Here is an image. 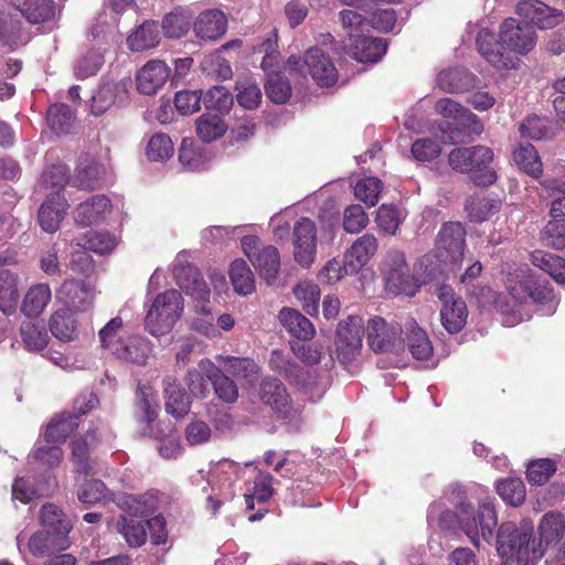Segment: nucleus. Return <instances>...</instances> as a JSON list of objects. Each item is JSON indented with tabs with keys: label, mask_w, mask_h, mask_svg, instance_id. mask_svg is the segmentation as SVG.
<instances>
[{
	"label": "nucleus",
	"mask_w": 565,
	"mask_h": 565,
	"mask_svg": "<svg viewBox=\"0 0 565 565\" xmlns=\"http://www.w3.org/2000/svg\"><path fill=\"white\" fill-rule=\"evenodd\" d=\"M118 505L129 516L145 518L156 512L158 495L153 491L140 494H124L118 499Z\"/></svg>",
	"instance_id": "30"
},
{
	"label": "nucleus",
	"mask_w": 565,
	"mask_h": 565,
	"mask_svg": "<svg viewBox=\"0 0 565 565\" xmlns=\"http://www.w3.org/2000/svg\"><path fill=\"white\" fill-rule=\"evenodd\" d=\"M11 3L31 23H42L55 15L52 0H11Z\"/></svg>",
	"instance_id": "36"
},
{
	"label": "nucleus",
	"mask_w": 565,
	"mask_h": 565,
	"mask_svg": "<svg viewBox=\"0 0 565 565\" xmlns=\"http://www.w3.org/2000/svg\"><path fill=\"white\" fill-rule=\"evenodd\" d=\"M507 288L510 295L519 302L526 299L540 306L542 315H553L557 307V300L550 284L541 280L526 266H519L507 273Z\"/></svg>",
	"instance_id": "3"
},
{
	"label": "nucleus",
	"mask_w": 565,
	"mask_h": 565,
	"mask_svg": "<svg viewBox=\"0 0 565 565\" xmlns=\"http://www.w3.org/2000/svg\"><path fill=\"white\" fill-rule=\"evenodd\" d=\"M149 343L139 337L119 339L118 345L113 349V354L118 359L136 364H145L149 354Z\"/></svg>",
	"instance_id": "34"
},
{
	"label": "nucleus",
	"mask_w": 565,
	"mask_h": 565,
	"mask_svg": "<svg viewBox=\"0 0 565 565\" xmlns=\"http://www.w3.org/2000/svg\"><path fill=\"white\" fill-rule=\"evenodd\" d=\"M40 523L42 527L50 531H61L63 527H67V535L72 530V523L66 519L63 511L53 503H46L42 507L40 513Z\"/></svg>",
	"instance_id": "57"
},
{
	"label": "nucleus",
	"mask_w": 565,
	"mask_h": 565,
	"mask_svg": "<svg viewBox=\"0 0 565 565\" xmlns=\"http://www.w3.org/2000/svg\"><path fill=\"white\" fill-rule=\"evenodd\" d=\"M242 248L259 275L268 284L275 281L280 267L278 249L270 245H263L257 236H244Z\"/></svg>",
	"instance_id": "12"
},
{
	"label": "nucleus",
	"mask_w": 565,
	"mask_h": 565,
	"mask_svg": "<svg viewBox=\"0 0 565 565\" xmlns=\"http://www.w3.org/2000/svg\"><path fill=\"white\" fill-rule=\"evenodd\" d=\"M402 327L397 322H386L381 317L369 320L366 327L367 343L374 352L395 353L404 351Z\"/></svg>",
	"instance_id": "11"
},
{
	"label": "nucleus",
	"mask_w": 565,
	"mask_h": 565,
	"mask_svg": "<svg viewBox=\"0 0 565 565\" xmlns=\"http://www.w3.org/2000/svg\"><path fill=\"white\" fill-rule=\"evenodd\" d=\"M230 278L234 290L241 296H247L255 290L254 274L243 259H236L231 264Z\"/></svg>",
	"instance_id": "44"
},
{
	"label": "nucleus",
	"mask_w": 565,
	"mask_h": 565,
	"mask_svg": "<svg viewBox=\"0 0 565 565\" xmlns=\"http://www.w3.org/2000/svg\"><path fill=\"white\" fill-rule=\"evenodd\" d=\"M215 360L222 366L221 371L236 379L247 380L258 372L257 364L248 358L220 354Z\"/></svg>",
	"instance_id": "43"
},
{
	"label": "nucleus",
	"mask_w": 565,
	"mask_h": 565,
	"mask_svg": "<svg viewBox=\"0 0 565 565\" xmlns=\"http://www.w3.org/2000/svg\"><path fill=\"white\" fill-rule=\"evenodd\" d=\"M172 271L177 285L194 299L206 302L210 298V289L202 279L196 267L188 260V254L181 252L177 255Z\"/></svg>",
	"instance_id": "15"
},
{
	"label": "nucleus",
	"mask_w": 565,
	"mask_h": 565,
	"mask_svg": "<svg viewBox=\"0 0 565 565\" xmlns=\"http://www.w3.org/2000/svg\"><path fill=\"white\" fill-rule=\"evenodd\" d=\"M104 64V56L99 50L88 51L75 64L74 72L77 78H87L95 75Z\"/></svg>",
	"instance_id": "63"
},
{
	"label": "nucleus",
	"mask_w": 565,
	"mask_h": 565,
	"mask_svg": "<svg viewBox=\"0 0 565 565\" xmlns=\"http://www.w3.org/2000/svg\"><path fill=\"white\" fill-rule=\"evenodd\" d=\"M476 44L479 53L495 68H514L519 58L504 52V47L518 54H526L536 44L534 26L525 21L514 18L505 19L499 32V41L486 29H482L477 38Z\"/></svg>",
	"instance_id": "1"
},
{
	"label": "nucleus",
	"mask_w": 565,
	"mask_h": 565,
	"mask_svg": "<svg viewBox=\"0 0 565 565\" xmlns=\"http://www.w3.org/2000/svg\"><path fill=\"white\" fill-rule=\"evenodd\" d=\"M498 494L504 502L519 507L525 499V486L520 478H507L498 482Z\"/></svg>",
	"instance_id": "52"
},
{
	"label": "nucleus",
	"mask_w": 565,
	"mask_h": 565,
	"mask_svg": "<svg viewBox=\"0 0 565 565\" xmlns=\"http://www.w3.org/2000/svg\"><path fill=\"white\" fill-rule=\"evenodd\" d=\"M435 109L444 117L452 118L466 126H469L477 120V116L475 114L451 98L439 99L435 105Z\"/></svg>",
	"instance_id": "51"
},
{
	"label": "nucleus",
	"mask_w": 565,
	"mask_h": 565,
	"mask_svg": "<svg viewBox=\"0 0 565 565\" xmlns=\"http://www.w3.org/2000/svg\"><path fill=\"white\" fill-rule=\"evenodd\" d=\"M461 531L468 536L472 545L480 547V539L490 542L497 526V513L491 502H482L477 510L470 505L461 507L458 513Z\"/></svg>",
	"instance_id": "6"
},
{
	"label": "nucleus",
	"mask_w": 565,
	"mask_h": 565,
	"mask_svg": "<svg viewBox=\"0 0 565 565\" xmlns=\"http://www.w3.org/2000/svg\"><path fill=\"white\" fill-rule=\"evenodd\" d=\"M71 546L67 527L61 531L42 529L34 532L28 540L26 547L31 555L38 558L50 557L54 553L67 550Z\"/></svg>",
	"instance_id": "18"
},
{
	"label": "nucleus",
	"mask_w": 565,
	"mask_h": 565,
	"mask_svg": "<svg viewBox=\"0 0 565 565\" xmlns=\"http://www.w3.org/2000/svg\"><path fill=\"white\" fill-rule=\"evenodd\" d=\"M192 12L186 8H175L162 20V30L167 38L180 39L188 33L192 24Z\"/></svg>",
	"instance_id": "40"
},
{
	"label": "nucleus",
	"mask_w": 565,
	"mask_h": 565,
	"mask_svg": "<svg viewBox=\"0 0 565 565\" xmlns=\"http://www.w3.org/2000/svg\"><path fill=\"white\" fill-rule=\"evenodd\" d=\"M403 220L404 214L397 206L382 204L377 210L375 222L382 232L394 235Z\"/></svg>",
	"instance_id": "55"
},
{
	"label": "nucleus",
	"mask_w": 565,
	"mask_h": 565,
	"mask_svg": "<svg viewBox=\"0 0 565 565\" xmlns=\"http://www.w3.org/2000/svg\"><path fill=\"white\" fill-rule=\"evenodd\" d=\"M497 552L503 565H536L543 557V550L535 541L532 521L501 524L497 533Z\"/></svg>",
	"instance_id": "2"
},
{
	"label": "nucleus",
	"mask_w": 565,
	"mask_h": 565,
	"mask_svg": "<svg viewBox=\"0 0 565 565\" xmlns=\"http://www.w3.org/2000/svg\"><path fill=\"white\" fill-rule=\"evenodd\" d=\"M543 239L553 248H565V217H552L543 230Z\"/></svg>",
	"instance_id": "64"
},
{
	"label": "nucleus",
	"mask_w": 565,
	"mask_h": 565,
	"mask_svg": "<svg viewBox=\"0 0 565 565\" xmlns=\"http://www.w3.org/2000/svg\"><path fill=\"white\" fill-rule=\"evenodd\" d=\"M19 299V276L8 269H0V311L12 315Z\"/></svg>",
	"instance_id": "38"
},
{
	"label": "nucleus",
	"mask_w": 565,
	"mask_h": 565,
	"mask_svg": "<svg viewBox=\"0 0 565 565\" xmlns=\"http://www.w3.org/2000/svg\"><path fill=\"white\" fill-rule=\"evenodd\" d=\"M363 330L364 326L360 317H349L339 323L334 347L340 363L348 364L360 355Z\"/></svg>",
	"instance_id": "14"
},
{
	"label": "nucleus",
	"mask_w": 565,
	"mask_h": 565,
	"mask_svg": "<svg viewBox=\"0 0 565 565\" xmlns=\"http://www.w3.org/2000/svg\"><path fill=\"white\" fill-rule=\"evenodd\" d=\"M381 191L382 181L374 177L363 178L354 185L355 198L369 206H374L379 202Z\"/></svg>",
	"instance_id": "61"
},
{
	"label": "nucleus",
	"mask_w": 565,
	"mask_h": 565,
	"mask_svg": "<svg viewBox=\"0 0 565 565\" xmlns=\"http://www.w3.org/2000/svg\"><path fill=\"white\" fill-rule=\"evenodd\" d=\"M294 257L295 260L303 266L309 267L316 258V225L303 217L295 224L294 227Z\"/></svg>",
	"instance_id": "20"
},
{
	"label": "nucleus",
	"mask_w": 565,
	"mask_h": 565,
	"mask_svg": "<svg viewBox=\"0 0 565 565\" xmlns=\"http://www.w3.org/2000/svg\"><path fill=\"white\" fill-rule=\"evenodd\" d=\"M382 273L387 292L408 297H413L417 292L418 285L409 273L403 252L388 250L383 262Z\"/></svg>",
	"instance_id": "7"
},
{
	"label": "nucleus",
	"mask_w": 565,
	"mask_h": 565,
	"mask_svg": "<svg viewBox=\"0 0 565 565\" xmlns=\"http://www.w3.org/2000/svg\"><path fill=\"white\" fill-rule=\"evenodd\" d=\"M20 335L24 348L32 352L42 351L50 340L46 330L32 321H24L21 324Z\"/></svg>",
	"instance_id": "45"
},
{
	"label": "nucleus",
	"mask_w": 565,
	"mask_h": 565,
	"mask_svg": "<svg viewBox=\"0 0 565 565\" xmlns=\"http://www.w3.org/2000/svg\"><path fill=\"white\" fill-rule=\"evenodd\" d=\"M226 129V124L217 115L205 114L196 120V134L205 142H211L222 137Z\"/></svg>",
	"instance_id": "49"
},
{
	"label": "nucleus",
	"mask_w": 565,
	"mask_h": 565,
	"mask_svg": "<svg viewBox=\"0 0 565 565\" xmlns=\"http://www.w3.org/2000/svg\"><path fill=\"white\" fill-rule=\"evenodd\" d=\"M540 540L535 541L541 544L544 551L543 543L547 545L556 544L565 533V516L559 512L545 513L537 526Z\"/></svg>",
	"instance_id": "35"
},
{
	"label": "nucleus",
	"mask_w": 565,
	"mask_h": 565,
	"mask_svg": "<svg viewBox=\"0 0 565 565\" xmlns=\"http://www.w3.org/2000/svg\"><path fill=\"white\" fill-rule=\"evenodd\" d=\"M259 396L262 402L269 406L279 418L287 420L297 428L301 422V409L290 402L286 387L276 379H265L260 384Z\"/></svg>",
	"instance_id": "9"
},
{
	"label": "nucleus",
	"mask_w": 565,
	"mask_h": 565,
	"mask_svg": "<svg viewBox=\"0 0 565 565\" xmlns=\"http://www.w3.org/2000/svg\"><path fill=\"white\" fill-rule=\"evenodd\" d=\"M278 318L282 327L294 338L308 341L316 334V329L311 321L295 309H281Z\"/></svg>",
	"instance_id": "32"
},
{
	"label": "nucleus",
	"mask_w": 565,
	"mask_h": 565,
	"mask_svg": "<svg viewBox=\"0 0 565 565\" xmlns=\"http://www.w3.org/2000/svg\"><path fill=\"white\" fill-rule=\"evenodd\" d=\"M473 83L472 75L465 68H449L439 73L437 84L446 93L467 90Z\"/></svg>",
	"instance_id": "42"
},
{
	"label": "nucleus",
	"mask_w": 565,
	"mask_h": 565,
	"mask_svg": "<svg viewBox=\"0 0 565 565\" xmlns=\"http://www.w3.org/2000/svg\"><path fill=\"white\" fill-rule=\"evenodd\" d=\"M52 300V291L46 282H39L32 285L25 292L22 303L21 312L30 318H38L43 313L47 305Z\"/></svg>",
	"instance_id": "31"
},
{
	"label": "nucleus",
	"mask_w": 565,
	"mask_h": 565,
	"mask_svg": "<svg viewBox=\"0 0 565 565\" xmlns=\"http://www.w3.org/2000/svg\"><path fill=\"white\" fill-rule=\"evenodd\" d=\"M466 248V230L459 222L444 223L436 239V253L440 262L460 266Z\"/></svg>",
	"instance_id": "13"
},
{
	"label": "nucleus",
	"mask_w": 565,
	"mask_h": 565,
	"mask_svg": "<svg viewBox=\"0 0 565 565\" xmlns=\"http://www.w3.org/2000/svg\"><path fill=\"white\" fill-rule=\"evenodd\" d=\"M500 209V201L488 198H472L466 204L470 221L483 222Z\"/></svg>",
	"instance_id": "54"
},
{
	"label": "nucleus",
	"mask_w": 565,
	"mask_h": 565,
	"mask_svg": "<svg viewBox=\"0 0 565 565\" xmlns=\"http://www.w3.org/2000/svg\"><path fill=\"white\" fill-rule=\"evenodd\" d=\"M516 13L525 22L540 29H552L563 19L561 11L539 0H521L516 6Z\"/></svg>",
	"instance_id": "21"
},
{
	"label": "nucleus",
	"mask_w": 565,
	"mask_h": 565,
	"mask_svg": "<svg viewBox=\"0 0 565 565\" xmlns=\"http://www.w3.org/2000/svg\"><path fill=\"white\" fill-rule=\"evenodd\" d=\"M226 26V17L217 9L202 12L193 23L195 35L209 41L220 39L225 33Z\"/></svg>",
	"instance_id": "28"
},
{
	"label": "nucleus",
	"mask_w": 565,
	"mask_h": 565,
	"mask_svg": "<svg viewBox=\"0 0 565 565\" xmlns=\"http://www.w3.org/2000/svg\"><path fill=\"white\" fill-rule=\"evenodd\" d=\"M97 290L94 284L76 279H65L55 290L56 300L64 309L74 313L89 311L95 302Z\"/></svg>",
	"instance_id": "10"
},
{
	"label": "nucleus",
	"mask_w": 565,
	"mask_h": 565,
	"mask_svg": "<svg viewBox=\"0 0 565 565\" xmlns=\"http://www.w3.org/2000/svg\"><path fill=\"white\" fill-rule=\"evenodd\" d=\"M493 160V152L486 146L470 148H455L448 156L450 167L459 172H472L477 185H490L495 182L497 174L489 164Z\"/></svg>",
	"instance_id": "5"
},
{
	"label": "nucleus",
	"mask_w": 565,
	"mask_h": 565,
	"mask_svg": "<svg viewBox=\"0 0 565 565\" xmlns=\"http://www.w3.org/2000/svg\"><path fill=\"white\" fill-rule=\"evenodd\" d=\"M174 146L166 134H154L148 141L146 154L152 161H166L172 157Z\"/></svg>",
	"instance_id": "58"
},
{
	"label": "nucleus",
	"mask_w": 565,
	"mask_h": 565,
	"mask_svg": "<svg viewBox=\"0 0 565 565\" xmlns=\"http://www.w3.org/2000/svg\"><path fill=\"white\" fill-rule=\"evenodd\" d=\"M104 168L94 159L87 164L81 163L76 169L75 184L82 189L93 190L99 185Z\"/></svg>",
	"instance_id": "56"
},
{
	"label": "nucleus",
	"mask_w": 565,
	"mask_h": 565,
	"mask_svg": "<svg viewBox=\"0 0 565 565\" xmlns=\"http://www.w3.org/2000/svg\"><path fill=\"white\" fill-rule=\"evenodd\" d=\"M77 320L74 312L61 308L55 310L49 319V329L54 338L62 342H72L77 338Z\"/></svg>",
	"instance_id": "33"
},
{
	"label": "nucleus",
	"mask_w": 565,
	"mask_h": 565,
	"mask_svg": "<svg viewBox=\"0 0 565 565\" xmlns=\"http://www.w3.org/2000/svg\"><path fill=\"white\" fill-rule=\"evenodd\" d=\"M111 204L105 195H94L79 203L74 211V220L77 224L89 226L103 221L110 212Z\"/></svg>",
	"instance_id": "26"
},
{
	"label": "nucleus",
	"mask_w": 565,
	"mask_h": 565,
	"mask_svg": "<svg viewBox=\"0 0 565 565\" xmlns=\"http://www.w3.org/2000/svg\"><path fill=\"white\" fill-rule=\"evenodd\" d=\"M379 248L377 239L372 234H364L359 237L345 252L344 258L347 268L351 274L362 269L375 255Z\"/></svg>",
	"instance_id": "25"
},
{
	"label": "nucleus",
	"mask_w": 565,
	"mask_h": 565,
	"mask_svg": "<svg viewBox=\"0 0 565 565\" xmlns=\"http://www.w3.org/2000/svg\"><path fill=\"white\" fill-rule=\"evenodd\" d=\"M184 310L182 295L175 289L157 294L145 317V329L153 337L168 334L180 320Z\"/></svg>",
	"instance_id": "4"
},
{
	"label": "nucleus",
	"mask_w": 565,
	"mask_h": 565,
	"mask_svg": "<svg viewBox=\"0 0 565 565\" xmlns=\"http://www.w3.org/2000/svg\"><path fill=\"white\" fill-rule=\"evenodd\" d=\"M68 203L58 192L47 198L39 209L38 220L41 228L47 233H55L64 218Z\"/></svg>",
	"instance_id": "23"
},
{
	"label": "nucleus",
	"mask_w": 565,
	"mask_h": 565,
	"mask_svg": "<svg viewBox=\"0 0 565 565\" xmlns=\"http://www.w3.org/2000/svg\"><path fill=\"white\" fill-rule=\"evenodd\" d=\"M516 166L525 173L539 177L542 173V162L532 145H522L514 151Z\"/></svg>",
	"instance_id": "53"
},
{
	"label": "nucleus",
	"mask_w": 565,
	"mask_h": 565,
	"mask_svg": "<svg viewBox=\"0 0 565 565\" xmlns=\"http://www.w3.org/2000/svg\"><path fill=\"white\" fill-rule=\"evenodd\" d=\"M160 42L159 25L154 21H145L127 38V45L134 52L156 47Z\"/></svg>",
	"instance_id": "37"
},
{
	"label": "nucleus",
	"mask_w": 565,
	"mask_h": 565,
	"mask_svg": "<svg viewBox=\"0 0 565 565\" xmlns=\"http://www.w3.org/2000/svg\"><path fill=\"white\" fill-rule=\"evenodd\" d=\"M130 78L118 82L104 79L98 90L92 97L90 111L94 116L103 115L115 104H124L128 100Z\"/></svg>",
	"instance_id": "19"
},
{
	"label": "nucleus",
	"mask_w": 565,
	"mask_h": 565,
	"mask_svg": "<svg viewBox=\"0 0 565 565\" xmlns=\"http://www.w3.org/2000/svg\"><path fill=\"white\" fill-rule=\"evenodd\" d=\"M47 124L56 134H68L75 124L73 110L65 104H56L47 110Z\"/></svg>",
	"instance_id": "47"
},
{
	"label": "nucleus",
	"mask_w": 565,
	"mask_h": 565,
	"mask_svg": "<svg viewBox=\"0 0 565 565\" xmlns=\"http://www.w3.org/2000/svg\"><path fill=\"white\" fill-rule=\"evenodd\" d=\"M531 263L550 275L557 284H565V258L544 250H534Z\"/></svg>",
	"instance_id": "39"
},
{
	"label": "nucleus",
	"mask_w": 565,
	"mask_h": 565,
	"mask_svg": "<svg viewBox=\"0 0 565 565\" xmlns=\"http://www.w3.org/2000/svg\"><path fill=\"white\" fill-rule=\"evenodd\" d=\"M407 330V348L416 360H428L433 355V345L426 332L417 326L415 321H411L406 326Z\"/></svg>",
	"instance_id": "41"
},
{
	"label": "nucleus",
	"mask_w": 565,
	"mask_h": 565,
	"mask_svg": "<svg viewBox=\"0 0 565 565\" xmlns=\"http://www.w3.org/2000/svg\"><path fill=\"white\" fill-rule=\"evenodd\" d=\"M199 366L204 371L206 377L213 384L216 396L224 403H234L238 397V390L233 380L221 371L209 359H203L199 362Z\"/></svg>",
	"instance_id": "24"
},
{
	"label": "nucleus",
	"mask_w": 565,
	"mask_h": 565,
	"mask_svg": "<svg viewBox=\"0 0 565 565\" xmlns=\"http://www.w3.org/2000/svg\"><path fill=\"white\" fill-rule=\"evenodd\" d=\"M435 294L443 302L440 319L444 328L449 333H458L467 322L468 310L465 301L455 295L449 285L437 286Z\"/></svg>",
	"instance_id": "16"
},
{
	"label": "nucleus",
	"mask_w": 565,
	"mask_h": 565,
	"mask_svg": "<svg viewBox=\"0 0 565 565\" xmlns=\"http://www.w3.org/2000/svg\"><path fill=\"white\" fill-rule=\"evenodd\" d=\"M294 292L308 315L315 316L318 313L320 289L316 284L301 281L295 287Z\"/></svg>",
	"instance_id": "60"
},
{
	"label": "nucleus",
	"mask_w": 565,
	"mask_h": 565,
	"mask_svg": "<svg viewBox=\"0 0 565 565\" xmlns=\"http://www.w3.org/2000/svg\"><path fill=\"white\" fill-rule=\"evenodd\" d=\"M95 439V434L87 431L85 436L75 438L72 441V460L76 467V470L84 475L93 472V467L88 456V446Z\"/></svg>",
	"instance_id": "48"
},
{
	"label": "nucleus",
	"mask_w": 565,
	"mask_h": 565,
	"mask_svg": "<svg viewBox=\"0 0 565 565\" xmlns=\"http://www.w3.org/2000/svg\"><path fill=\"white\" fill-rule=\"evenodd\" d=\"M287 66L301 74L307 68L313 81L320 86L329 87L338 81L334 64L320 47H310L303 58L291 55L287 61Z\"/></svg>",
	"instance_id": "8"
},
{
	"label": "nucleus",
	"mask_w": 565,
	"mask_h": 565,
	"mask_svg": "<svg viewBox=\"0 0 565 565\" xmlns=\"http://www.w3.org/2000/svg\"><path fill=\"white\" fill-rule=\"evenodd\" d=\"M76 425L71 414L53 418L46 427L45 441L57 445L64 443Z\"/></svg>",
	"instance_id": "50"
},
{
	"label": "nucleus",
	"mask_w": 565,
	"mask_h": 565,
	"mask_svg": "<svg viewBox=\"0 0 565 565\" xmlns=\"http://www.w3.org/2000/svg\"><path fill=\"white\" fill-rule=\"evenodd\" d=\"M164 406L168 414L175 418L185 416L190 411V398L177 377L167 375L163 379Z\"/></svg>",
	"instance_id": "27"
},
{
	"label": "nucleus",
	"mask_w": 565,
	"mask_h": 565,
	"mask_svg": "<svg viewBox=\"0 0 565 565\" xmlns=\"http://www.w3.org/2000/svg\"><path fill=\"white\" fill-rule=\"evenodd\" d=\"M238 466L231 460L217 462L211 470L210 483L214 494L207 498V507L216 513L224 500L233 498V482L236 480Z\"/></svg>",
	"instance_id": "17"
},
{
	"label": "nucleus",
	"mask_w": 565,
	"mask_h": 565,
	"mask_svg": "<svg viewBox=\"0 0 565 565\" xmlns=\"http://www.w3.org/2000/svg\"><path fill=\"white\" fill-rule=\"evenodd\" d=\"M146 522L129 519L121 515L117 521V529L125 537L129 546L139 547L146 543L147 530Z\"/></svg>",
	"instance_id": "46"
},
{
	"label": "nucleus",
	"mask_w": 565,
	"mask_h": 565,
	"mask_svg": "<svg viewBox=\"0 0 565 565\" xmlns=\"http://www.w3.org/2000/svg\"><path fill=\"white\" fill-rule=\"evenodd\" d=\"M265 92L268 98L274 103L284 104L291 95V87L289 82L280 73H275L268 76Z\"/></svg>",
	"instance_id": "62"
},
{
	"label": "nucleus",
	"mask_w": 565,
	"mask_h": 565,
	"mask_svg": "<svg viewBox=\"0 0 565 565\" xmlns=\"http://www.w3.org/2000/svg\"><path fill=\"white\" fill-rule=\"evenodd\" d=\"M387 43L383 39L356 35L350 42V54L359 62L375 63L386 53Z\"/></svg>",
	"instance_id": "29"
},
{
	"label": "nucleus",
	"mask_w": 565,
	"mask_h": 565,
	"mask_svg": "<svg viewBox=\"0 0 565 565\" xmlns=\"http://www.w3.org/2000/svg\"><path fill=\"white\" fill-rule=\"evenodd\" d=\"M202 103L209 110L227 113L233 106V96L224 86H214L202 95Z\"/></svg>",
	"instance_id": "59"
},
{
	"label": "nucleus",
	"mask_w": 565,
	"mask_h": 565,
	"mask_svg": "<svg viewBox=\"0 0 565 565\" xmlns=\"http://www.w3.org/2000/svg\"><path fill=\"white\" fill-rule=\"evenodd\" d=\"M170 76L169 66L160 60H151L137 74V88L143 95L156 94Z\"/></svg>",
	"instance_id": "22"
}]
</instances>
